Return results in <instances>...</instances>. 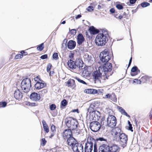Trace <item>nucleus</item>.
Masks as SVG:
<instances>
[{"label": "nucleus", "instance_id": "nucleus-52", "mask_svg": "<svg viewBox=\"0 0 152 152\" xmlns=\"http://www.w3.org/2000/svg\"><path fill=\"white\" fill-rule=\"evenodd\" d=\"M74 53H71L69 54V57L71 59H73Z\"/></svg>", "mask_w": 152, "mask_h": 152}, {"label": "nucleus", "instance_id": "nucleus-55", "mask_svg": "<svg viewBox=\"0 0 152 152\" xmlns=\"http://www.w3.org/2000/svg\"><path fill=\"white\" fill-rule=\"evenodd\" d=\"M137 1V0H130V4H129L128 5L130 6L131 4H134Z\"/></svg>", "mask_w": 152, "mask_h": 152}, {"label": "nucleus", "instance_id": "nucleus-23", "mask_svg": "<svg viewBox=\"0 0 152 152\" xmlns=\"http://www.w3.org/2000/svg\"><path fill=\"white\" fill-rule=\"evenodd\" d=\"M76 42L73 40H69L67 44V47L68 49L70 50L74 49L76 46Z\"/></svg>", "mask_w": 152, "mask_h": 152}, {"label": "nucleus", "instance_id": "nucleus-37", "mask_svg": "<svg viewBox=\"0 0 152 152\" xmlns=\"http://www.w3.org/2000/svg\"><path fill=\"white\" fill-rule=\"evenodd\" d=\"M68 102L66 100L64 99L62 100L61 102V107L62 108V106L65 107L67 104Z\"/></svg>", "mask_w": 152, "mask_h": 152}, {"label": "nucleus", "instance_id": "nucleus-62", "mask_svg": "<svg viewBox=\"0 0 152 152\" xmlns=\"http://www.w3.org/2000/svg\"><path fill=\"white\" fill-rule=\"evenodd\" d=\"M81 16H82L81 15H78L75 16V18L76 19H77L81 18Z\"/></svg>", "mask_w": 152, "mask_h": 152}, {"label": "nucleus", "instance_id": "nucleus-50", "mask_svg": "<svg viewBox=\"0 0 152 152\" xmlns=\"http://www.w3.org/2000/svg\"><path fill=\"white\" fill-rule=\"evenodd\" d=\"M77 32L76 30L75 29H72L70 31V33L72 35H75Z\"/></svg>", "mask_w": 152, "mask_h": 152}, {"label": "nucleus", "instance_id": "nucleus-15", "mask_svg": "<svg viewBox=\"0 0 152 152\" xmlns=\"http://www.w3.org/2000/svg\"><path fill=\"white\" fill-rule=\"evenodd\" d=\"M121 132V129L119 127H115L112 130V135L116 138L119 136Z\"/></svg>", "mask_w": 152, "mask_h": 152}, {"label": "nucleus", "instance_id": "nucleus-38", "mask_svg": "<svg viewBox=\"0 0 152 152\" xmlns=\"http://www.w3.org/2000/svg\"><path fill=\"white\" fill-rule=\"evenodd\" d=\"M34 80L35 81L37 82H39L41 81H43V80L41 79L40 76H37L34 78Z\"/></svg>", "mask_w": 152, "mask_h": 152}, {"label": "nucleus", "instance_id": "nucleus-17", "mask_svg": "<svg viewBox=\"0 0 152 152\" xmlns=\"http://www.w3.org/2000/svg\"><path fill=\"white\" fill-rule=\"evenodd\" d=\"M46 85V83L43 81L39 82H36L34 85V87L36 89L40 90L45 87Z\"/></svg>", "mask_w": 152, "mask_h": 152}, {"label": "nucleus", "instance_id": "nucleus-40", "mask_svg": "<svg viewBox=\"0 0 152 152\" xmlns=\"http://www.w3.org/2000/svg\"><path fill=\"white\" fill-rule=\"evenodd\" d=\"M47 143V141L45 140V139L44 138L42 139L41 145L42 146H45Z\"/></svg>", "mask_w": 152, "mask_h": 152}, {"label": "nucleus", "instance_id": "nucleus-36", "mask_svg": "<svg viewBox=\"0 0 152 152\" xmlns=\"http://www.w3.org/2000/svg\"><path fill=\"white\" fill-rule=\"evenodd\" d=\"M110 99L113 101L115 102L117 101V98L116 96L114 93H112L111 94Z\"/></svg>", "mask_w": 152, "mask_h": 152}, {"label": "nucleus", "instance_id": "nucleus-5", "mask_svg": "<svg viewBox=\"0 0 152 152\" xmlns=\"http://www.w3.org/2000/svg\"><path fill=\"white\" fill-rule=\"evenodd\" d=\"M100 71L103 72L102 79L104 80L108 79L109 76L113 73L112 67H99Z\"/></svg>", "mask_w": 152, "mask_h": 152}, {"label": "nucleus", "instance_id": "nucleus-59", "mask_svg": "<svg viewBox=\"0 0 152 152\" xmlns=\"http://www.w3.org/2000/svg\"><path fill=\"white\" fill-rule=\"evenodd\" d=\"M149 117L150 119H152V109L149 113Z\"/></svg>", "mask_w": 152, "mask_h": 152}, {"label": "nucleus", "instance_id": "nucleus-48", "mask_svg": "<svg viewBox=\"0 0 152 152\" xmlns=\"http://www.w3.org/2000/svg\"><path fill=\"white\" fill-rule=\"evenodd\" d=\"M87 10L88 12H92L94 10V7L92 6H89L87 8Z\"/></svg>", "mask_w": 152, "mask_h": 152}, {"label": "nucleus", "instance_id": "nucleus-64", "mask_svg": "<svg viewBox=\"0 0 152 152\" xmlns=\"http://www.w3.org/2000/svg\"><path fill=\"white\" fill-rule=\"evenodd\" d=\"M123 16V18H126L127 17V14L125 12H124L122 15Z\"/></svg>", "mask_w": 152, "mask_h": 152}, {"label": "nucleus", "instance_id": "nucleus-25", "mask_svg": "<svg viewBox=\"0 0 152 152\" xmlns=\"http://www.w3.org/2000/svg\"><path fill=\"white\" fill-rule=\"evenodd\" d=\"M88 31L91 34L94 35L99 33V29H96L94 26H92L89 27Z\"/></svg>", "mask_w": 152, "mask_h": 152}, {"label": "nucleus", "instance_id": "nucleus-35", "mask_svg": "<svg viewBox=\"0 0 152 152\" xmlns=\"http://www.w3.org/2000/svg\"><path fill=\"white\" fill-rule=\"evenodd\" d=\"M48 90L47 89H43L41 91H39V92L40 93V94L41 96H43L47 93Z\"/></svg>", "mask_w": 152, "mask_h": 152}, {"label": "nucleus", "instance_id": "nucleus-34", "mask_svg": "<svg viewBox=\"0 0 152 152\" xmlns=\"http://www.w3.org/2000/svg\"><path fill=\"white\" fill-rule=\"evenodd\" d=\"M44 48V43H42L37 47V49L38 50L41 51L43 50Z\"/></svg>", "mask_w": 152, "mask_h": 152}, {"label": "nucleus", "instance_id": "nucleus-8", "mask_svg": "<svg viewBox=\"0 0 152 152\" xmlns=\"http://www.w3.org/2000/svg\"><path fill=\"white\" fill-rule=\"evenodd\" d=\"M106 141H103L104 142H100L101 144L99 146L98 150L99 152H109V146L108 144L107 140L105 139Z\"/></svg>", "mask_w": 152, "mask_h": 152}, {"label": "nucleus", "instance_id": "nucleus-58", "mask_svg": "<svg viewBox=\"0 0 152 152\" xmlns=\"http://www.w3.org/2000/svg\"><path fill=\"white\" fill-rule=\"evenodd\" d=\"M110 11L111 13H113L115 12V10L114 8H112L110 10Z\"/></svg>", "mask_w": 152, "mask_h": 152}, {"label": "nucleus", "instance_id": "nucleus-10", "mask_svg": "<svg viewBox=\"0 0 152 152\" xmlns=\"http://www.w3.org/2000/svg\"><path fill=\"white\" fill-rule=\"evenodd\" d=\"M99 103L97 101L93 102L90 104L88 110V112L89 113H93L95 112L96 109L98 107Z\"/></svg>", "mask_w": 152, "mask_h": 152}, {"label": "nucleus", "instance_id": "nucleus-32", "mask_svg": "<svg viewBox=\"0 0 152 152\" xmlns=\"http://www.w3.org/2000/svg\"><path fill=\"white\" fill-rule=\"evenodd\" d=\"M67 65L68 66H75V61H73L72 59L68 60L67 62Z\"/></svg>", "mask_w": 152, "mask_h": 152}, {"label": "nucleus", "instance_id": "nucleus-57", "mask_svg": "<svg viewBox=\"0 0 152 152\" xmlns=\"http://www.w3.org/2000/svg\"><path fill=\"white\" fill-rule=\"evenodd\" d=\"M111 96V94H106L105 96V98H107V99H109L110 98Z\"/></svg>", "mask_w": 152, "mask_h": 152}, {"label": "nucleus", "instance_id": "nucleus-20", "mask_svg": "<svg viewBox=\"0 0 152 152\" xmlns=\"http://www.w3.org/2000/svg\"><path fill=\"white\" fill-rule=\"evenodd\" d=\"M30 98L33 101H37L39 100L40 97V94L37 93L33 92L30 95Z\"/></svg>", "mask_w": 152, "mask_h": 152}, {"label": "nucleus", "instance_id": "nucleus-46", "mask_svg": "<svg viewBox=\"0 0 152 152\" xmlns=\"http://www.w3.org/2000/svg\"><path fill=\"white\" fill-rule=\"evenodd\" d=\"M53 59L55 60H57L58 59V53H54L53 55Z\"/></svg>", "mask_w": 152, "mask_h": 152}, {"label": "nucleus", "instance_id": "nucleus-53", "mask_svg": "<svg viewBox=\"0 0 152 152\" xmlns=\"http://www.w3.org/2000/svg\"><path fill=\"white\" fill-rule=\"evenodd\" d=\"M116 7L119 10H122L123 8V6L121 4H118L116 6Z\"/></svg>", "mask_w": 152, "mask_h": 152}, {"label": "nucleus", "instance_id": "nucleus-51", "mask_svg": "<svg viewBox=\"0 0 152 152\" xmlns=\"http://www.w3.org/2000/svg\"><path fill=\"white\" fill-rule=\"evenodd\" d=\"M26 104L32 107L37 105V104L35 103H30V102H28Z\"/></svg>", "mask_w": 152, "mask_h": 152}, {"label": "nucleus", "instance_id": "nucleus-31", "mask_svg": "<svg viewBox=\"0 0 152 152\" xmlns=\"http://www.w3.org/2000/svg\"><path fill=\"white\" fill-rule=\"evenodd\" d=\"M42 122L44 131L47 133H48L49 132V130L46 121L44 120H43L42 121Z\"/></svg>", "mask_w": 152, "mask_h": 152}, {"label": "nucleus", "instance_id": "nucleus-9", "mask_svg": "<svg viewBox=\"0 0 152 152\" xmlns=\"http://www.w3.org/2000/svg\"><path fill=\"white\" fill-rule=\"evenodd\" d=\"M90 127L93 131L96 132L100 129V125L97 121H93L90 123Z\"/></svg>", "mask_w": 152, "mask_h": 152}, {"label": "nucleus", "instance_id": "nucleus-13", "mask_svg": "<svg viewBox=\"0 0 152 152\" xmlns=\"http://www.w3.org/2000/svg\"><path fill=\"white\" fill-rule=\"evenodd\" d=\"M99 68H98V70H96L94 71L92 74V76L94 80H98L100 78H101L102 79V72L99 70Z\"/></svg>", "mask_w": 152, "mask_h": 152}, {"label": "nucleus", "instance_id": "nucleus-24", "mask_svg": "<svg viewBox=\"0 0 152 152\" xmlns=\"http://www.w3.org/2000/svg\"><path fill=\"white\" fill-rule=\"evenodd\" d=\"M85 39L83 34H79L77 36V42L78 45H81L85 41Z\"/></svg>", "mask_w": 152, "mask_h": 152}, {"label": "nucleus", "instance_id": "nucleus-56", "mask_svg": "<svg viewBox=\"0 0 152 152\" xmlns=\"http://www.w3.org/2000/svg\"><path fill=\"white\" fill-rule=\"evenodd\" d=\"M48 57V56L47 54H45L41 56L40 58L42 59H45L47 58Z\"/></svg>", "mask_w": 152, "mask_h": 152}, {"label": "nucleus", "instance_id": "nucleus-44", "mask_svg": "<svg viewBox=\"0 0 152 152\" xmlns=\"http://www.w3.org/2000/svg\"><path fill=\"white\" fill-rule=\"evenodd\" d=\"M7 103L5 102H0V107H4L6 106Z\"/></svg>", "mask_w": 152, "mask_h": 152}, {"label": "nucleus", "instance_id": "nucleus-33", "mask_svg": "<svg viewBox=\"0 0 152 152\" xmlns=\"http://www.w3.org/2000/svg\"><path fill=\"white\" fill-rule=\"evenodd\" d=\"M52 67H47V72L49 73V75L52 76L54 73V71L53 69L51 68Z\"/></svg>", "mask_w": 152, "mask_h": 152}, {"label": "nucleus", "instance_id": "nucleus-7", "mask_svg": "<svg viewBox=\"0 0 152 152\" xmlns=\"http://www.w3.org/2000/svg\"><path fill=\"white\" fill-rule=\"evenodd\" d=\"M82 67H69L70 69L74 70L76 69L77 71L76 73L81 74L83 76H87L89 74L88 71L87 69L88 67H84L83 68H82Z\"/></svg>", "mask_w": 152, "mask_h": 152}, {"label": "nucleus", "instance_id": "nucleus-60", "mask_svg": "<svg viewBox=\"0 0 152 152\" xmlns=\"http://www.w3.org/2000/svg\"><path fill=\"white\" fill-rule=\"evenodd\" d=\"M71 112H74V113L75 112H77V113H79L78 109L73 110L71 111Z\"/></svg>", "mask_w": 152, "mask_h": 152}, {"label": "nucleus", "instance_id": "nucleus-30", "mask_svg": "<svg viewBox=\"0 0 152 152\" xmlns=\"http://www.w3.org/2000/svg\"><path fill=\"white\" fill-rule=\"evenodd\" d=\"M148 78V76L145 75L142 77L140 80H138L137 79H135L134 80V82H143V83L146 82L147 81V80Z\"/></svg>", "mask_w": 152, "mask_h": 152}, {"label": "nucleus", "instance_id": "nucleus-39", "mask_svg": "<svg viewBox=\"0 0 152 152\" xmlns=\"http://www.w3.org/2000/svg\"><path fill=\"white\" fill-rule=\"evenodd\" d=\"M23 56L21 54H17L15 57L14 59H20L22 58Z\"/></svg>", "mask_w": 152, "mask_h": 152}, {"label": "nucleus", "instance_id": "nucleus-29", "mask_svg": "<svg viewBox=\"0 0 152 152\" xmlns=\"http://www.w3.org/2000/svg\"><path fill=\"white\" fill-rule=\"evenodd\" d=\"M84 63L83 61L80 59H76L75 61V66H83Z\"/></svg>", "mask_w": 152, "mask_h": 152}, {"label": "nucleus", "instance_id": "nucleus-47", "mask_svg": "<svg viewBox=\"0 0 152 152\" xmlns=\"http://www.w3.org/2000/svg\"><path fill=\"white\" fill-rule=\"evenodd\" d=\"M128 124L129 125V126L128 127V129L131 131L132 132H133V130L132 129V124H131L130 122L129 121H128Z\"/></svg>", "mask_w": 152, "mask_h": 152}, {"label": "nucleus", "instance_id": "nucleus-22", "mask_svg": "<svg viewBox=\"0 0 152 152\" xmlns=\"http://www.w3.org/2000/svg\"><path fill=\"white\" fill-rule=\"evenodd\" d=\"M66 86L69 87L74 88L76 86L75 80L72 79H69L65 82Z\"/></svg>", "mask_w": 152, "mask_h": 152}, {"label": "nucleus", "instance_id": "nucleus-27", "mask_svg": "<svg viewBox=\"0 0 152 152\" xmlns=\"http://www.w3.org/2000/svg\"><path fill=\"white\" fill-rule=\"evenodd\" d=\"M84 92L88 94H95L98 93L96 89L89 88L84 90Z\"/></svg>", "mask_w": 152, "mask_h": 152}, {"label": "nucleus", "instance_id": "nucleus-14", "mask_svg": "<svg viewBox=\"0 0 152 152\" xmlns=\"http://www.w3.org/2000/svg\"><path fill=\"white\" fill-rule=\"evenodd\" d=\"M67 145L72 148L78 142L72 136L67 139Z\"/></svg>", "mask_w": 152, "mask_h": 152}, {"label": "nucleus", "instance_id": "nucleus-1", "mask_svg": "<svg viewBox=\"0 0 152 152\" xmlns=\"http://www.w3.org/2000/svg\"><path fill=\"white\" fill-rule=\"evenodd\" d=\"M106 141L103 137H99L96 140L94 139L91 136H88L87 140L86 143L84 148L85 152H91L93 150V142H94V152H98L97 149V144L99 143V141Z\"/></svg>", "mask_w": 152, "mask_h": 152}, {"label": "nucleus", "instance_id": "nucleus-21", "mask_svg": "<svg viewBox=\"0 0 152 152\" xmlns=\"http://www.w3.org/2000/svg\"><path fill=\"white\" fill-rule=\"evenodd\" d=\"M110 54H111L109 53V50L108 49H105L101 52L99 56L101 57V60H104L106 56Z\"/></svg>", "mask_w": 152, "mask_h": 152}, {"label": "nucleus", "instance_id": "nucleus-3", "mask_svg": "<svg viewBox=\"0 0 152 152\" xmlns=\"http://www.w3.org/2000/svg\"><path fill=\"white\" fill-rule=\"evenodd\" d=\"M65 122L68 128L72 131L76 130L77 131L81 130L78 128V123L77 121L72 117L66 118L65 119Z\"/></svg>", "mask_w": 152, "mask_h": 152}, {"label": "nucleus", "instance_id": "nucleus-4", "mask_svg": "<svg viewBox=\"0 0 152 152\" xmlns=\"http://www.w3.org/2000/svg\"><path fill=\"white\" fill-rule=\"evenodd\" d=\"M21 87L24 92L26 93L28 92L31 86L30 79L26 78L23 79L21 82Z\"/></svg>", "mask_w": 152, "mask_h": 152}, {"label": "nucleus", "instance_id": "nucleus-11", "mask_svg": "<svg viewBox=\"0 0 152 152\" xmlns=\"http://www.w3.org/2000/svg\"><path fill=\"white\" fill-rule=\"evenodd\" d=\"M72 130L68 128L64 129L63 131L61 134L64 140H66L70 137H72Z\"/></svg>", "mask_w": 152, "mask_h": 152}, {"label": "nucleus", "instance_id": "nucleus-19", "mask_svg": "<svg viewBox=\"0 0 152 152\" xmlns=\"http://www.w3.org/2000/svg\"><path fill=\"white\" fill-rule=\"evenodd\" d=\"M111 57V54L105 57V58L104 59V60H101L102 62L105 63L104 64V66H112V64L111 63L108 62L110 59Z\"/></svg>", "mask_w": 152, "mask_h": 152}, {"label": "nucleus", "instance_id": "nucleus-61", "mask_svg": "<svg viewBox=\"0 0 152 152\" xmlns=\"http://www.w3.org/2000/svg\"><path fill=\"white\" fill-rule=\"evenodd\" d=\"M132 57H131L130 59V60H129V63L128 66H130V64L132 62Z\"/></svg>", "mask_w": 152, "mask_h": 152}, {"label": "nucleus", "instance_id": "nucleus-16", "mask_svg": "<svg viewBox=\"0 0 152 152\" xmlns=\"http://www.w3.org/2000/svg\"><path fill=\"white\" fill-rule=\"evenodd\" d=\"M23 95V92L20 91L18 89H16L14 91L13 96L14 98L17 100L21 99Z\"/></svg>", "mask_w": 152, "mask_h": 152}, {"label": "nucleus", "instance_id": "nucleus-42", "mask_svg": "<svg viewBox=\"0 0 152 152\" xmlns=\"http://www.w3.org/2000/svg\"><path fill=\"white\" fill-rule=\"evenodd\" d=\"M51 131L53 133H55L56 131L55 126L53 124L51 125Z\"/></svg>", "mask_w": 152, "mask_h": 152}, {"label": "nucleus", "instance_id": "nucleus-45", "mask_svg": "<svg viewBox=\"0 0 152 152\" xmlns=\"http://www.w3.org/2000/svg\"><path fill=\"white\" fill-rule=\"evenodd\" d=\"M122 114H123V115H126V116L129 117H130V116L128 115L126 112L125 110L123 109L122 110H121V112H120Z\"/></svg>", "mask_w": 152, "mask_h": 152}, {"label": "nucleus", "instance_id": "nucleus-6", "mask_svg": "<svg viewBox=\"0 0 152 152\" xmlns=\"http://www.w3.org/2000/svg\"><path fill=\"white\" fill-rule=\"evenodd\" d=\"M106 122L105 126L112 128L115 126L117 120L115 116L113 115H110L108 116Z\"/></svg>", "mask_w": 152, "mask_h": 152}, {"label": "nucleus", "instance_id": "nucleus-41", "mask_svg": "<svg viewBox=\"0 0 152 152\" xmlns=\"http://www.w3.org/2000/svg\"><path fill=\"white\" fill-rule=\"evenodd\" d=\"M75 78L77 80L78 82L82 84L86 85L87 84V83L84 81L83 80H81L80 79H79V78L77 77H75Z\"/></svg>", "mask_w": 152, "mask_h": 152}, {"label": "nucleus", "instance_id": "nucleus-26", "mask_svg": "<svg viewBox=\"0 0 152 152\" xmlns=\"http://www.w3.org/2000/svg\"><path fill=\"white\" fill-rule=\"evenodd\" d=\"M119 147L117 145L113 144L109 146V152H118Z\"/></svg>", "mask_w": 152, "mask_h": 152}, {"label": "nucleus", "instance_id": "nucleus-49", "mask_svg": "<svg viewBox=\"0 0 152 152\" xmlns=\"http://www.w3.org/2000/svg\"><path fill=\"white\" fill-rule=\"evenodd\" d=\"M56 108V105L55 104H52L50 106V109L51 110H54Z\"/></svg>", "mask_w": 152, "mask_h": 152}, {"label": "nucleus", "instance_id": "nucleus-2", "mask_svg": "<svg viewBox=\"0 0 152 152\" xmlns=\"http://www.w3.org/2000/svg\"><path fill=\"white\" fill-rule=\"evenodd\" d=\"M108 31L106 30H102L96 36L95 39L96 44L99 46L105 45L108 40Z\"/></svg>", "mask_w": 152, "mask_h": 152}, {"label": "nucleus", "instance_id": "nucleus-43", "mask_svg": "<svg viewBox=\"0 0 152 152\" xmlns=\"http://www.w3.org/2000/svg\"><path fill=\"white\" fill-rule=\"evenodd\" d=\"M141 6L143 7H146L150 5V4L147 2H144L141 4Z\"/></svg>", "mask_w": 152, "mask_h": 152}, {"label": "nucleus", "instance_id": "nucleus-18", "mask_svg": "<svg viewBox=\"0 0 152 152\" xmlns=\"http://www.w3.org/2000/svg\"><path fill=\"white\" fill-rule=\"evenodd\" d=\"M120 140L123 145L126 144L128 140L127 136L124 133H121L119 135Z\"/></svg>", "mask_w": 152, "mask_h": 152}, {"label": "nucleus", "instance_id": "nucleus-63", "mask_svg": "<svg viewBox=\"0 0 152 152\" xmlns=\"http://www.w3.org/2000/svg\"><path fill=\"white\" fill-rule=\"evenodd\" d=\"M118 109L120 112H121L122 110L123 109V108L120 106H118Z\"/></svg>", "mask_w": 152, "mask_h": 152}, {"label": "nucleus", "instance_id": "nucleus-54", "mask_svg": "<svg viewBox=\"0 0 152 152\" xmlns=\"http://www.w3.org/2000/svg\"><path fill=\"white\" fill-rule=\"evenodd\" d=\"M20 53L23 56H26L28 54V53L25 51L24 50H22L20 52Z\"/></svg>", "mask_w": 152, "mask_h": 152}, {"label": "nucleus", "instance_id": "nucleus-28", "mask_svg": "<svg viewBox=\"0 0 152 152\" xmlns=\"http://www.w3.org/2000/svg\"><path fill=\"white\" fill-rule=\"evenodd\" d=\"M131 71V75L132 76L136 75L140 72L137 67H132Z\"/></svg>", "mask_w": 152, "mask_h": 152}, {"label": "nucleus", "instance_id": "nucleus-12", "mask_svg": "<svg viewBox=\"0 0 152 152\" xmlns=\"http://www.w3.org/2000/svg\"><path fill=\"white\" fill-rule=\"evenodd\" d=\"M74 152H83V147L82 144L78 142L72 148Z\"/></svg>", "mask_w": 152, "mask_h": 152}]
</instances>
